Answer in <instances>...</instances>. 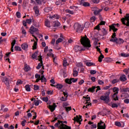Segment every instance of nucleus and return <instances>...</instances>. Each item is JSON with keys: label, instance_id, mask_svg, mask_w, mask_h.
<instances>
[{"label": "nucleus", "instance_id": "25", "mask_svg": "<svg viewBox=\"0 0 129 129\" xmlns=\"http://www.w3.org/2000/svg\"><path fill=\"white\" fill-rule=\"evenodd\" d=\"M38 58H36V60H38V61L40 62V63H41V65H43V58H42V56L39 55Z\"/></svg>", "mask_w": 129, "mask_h": 129}, {"label": "nucleus", "instance_id": "14", "mask_svg": "<svg viewBox=\"0 0 129 129\" xmlns=\"http://www.w3.org/2000/svg\"><path fill=\"white\" fill-rule=\"evenodd\" d=\"M24 70L25 72H29L31 70V67L28 64L26 63L24 66Z\"/></svg>", "mask_w": 129, "mask_h": 129}, {"label": "nucleus", "instance_id": "50", "mask_svg": "<svg viewBox=\"0 0 129 129\" xmlns=\"http://www.w3.org/2000/svg\"><path fill=\"white\" fill-rule=\"evenodd\" d=\"M11 53H12L11 52H9L6 53V56H4V59H6V58L10 57V55H11Z\"/></svg>", "mask_w": 129, "mask_h": 129}, {"label": "nucleus", "instance_id": "64", "mask_svg": "<svg viewBox=\"0 0 129 129\" xmlns=\"http://www.w3.org/2000/svg\"><path fill=\"white\" fill-rule=\"evenodd\" d=\"M103 36H105L107 34V31H106V29L105 28H103Z\"/></svg>", "mask_w": 129, "mask_h": 129}, {"label": "nucleus", "instance_id": "13", "mask_svg": "<svg viewBox=\"0 0 129 129\" xmlns=\"http://www.w3.org/2000/svg\"><path fill=\"white\" fill-rule=\"evenodd\" d=\"M119 80H120V81H122V82H124V81H126L127 79L125 75H121Z\"/></svg>", "mask_w": 129, "mask_h": 129}, {"label": "nucleus", "instance_id": "5", "mask_svg": "<svg viewBox=\"0 0 129 129\" xmlns=\"http://www.w3.org/2000/svg\"><path fill=\"white\" fill-rule=\"evenodd\" d=\"M97 129H106V125L104 123V122L102 121V120H100L99 122H98L97 124Z\"/></svg>", "mask_w": 129, "mask_h": 129}, {"label": "nucleus", "instance_id": "35", "mask_svg": "<svg viewBox=\"0 0 129 129\" xmlns=\"http://www.w3.org/2000/svg\"><path fill=\"white\" fill-rule=\"evenodd\" d=\"M48 57H52L53 58V62H55V57H54V54L52 53H47Z\"/></svg>", "mask_w": 129, "mask_h": 129}, {"label": "nucleus", "instance_id": "39", "mask_svg": "<svg viewBox=\"0 0 129 129\" xmlns=\"http://www.w3.org/2000/svg\"><path fill=\"white\" fill-rule=\"evenodd\" d=\"M61 92H62V94H63L64 96H65V97L68 95V92L67 90H65V91H64V90H61Z\"/></svg>", "mask_w": 129, "mask_h": 129}, {"label": "nucleus", "instance_id": "55", "mask_svg": "<svg viewBox=\"0 0 129 129\" xmlns=\"http://www.w3.org/2000/svg\"><path fill=\"white\" fill-rule=\"evenodd\" d=\"M44 11L45 13H49L50 12V8L46 7L44 8Z\"/></svg>", "mask_w": 129, "mask_h": 129}, {"label": "nucleus", "instance_id": "27", "mask_svg": "<svg viewBox=\"0 0 129 129\" xmlns=\"http://www.w3.org/2000/svg\"><path fill=\"white\" fill-rule=\"evenodd\" d=\"M103 58H104V55H103L102 53H101L100 55L98 57L99 62H102V59H103Z\"/></svg>", "mask_w": 129, "mask_h": 129}, {"label": "nucleus", "instance_id": "61", "mask_svg": "<svg viewBox=\"0 0 129 129\" xmlns=\"http://www.w3.org/2000/svg\"><path fill=\"white\" fill-rule=\"evenodd\" d=\"M90 73L92 75H94V74H96V71H95V70H91L90 71Z\"/></svg>", "mask_w": 129, "mask_h": 129}, {"label": "nucleus", "instance_id": "7", "mask_svg": "<svg viewBox=\"0 0 129 129\" xmlns=\"http://www.w3.org/2000/svg\"><path fill=\"white\" fill-rule=\"evenodd\" d=\"M39 29L34 27L33 26H31L30 28L29 29V33L31 34V35H34L36 32H38Z\"/></svg>", "mask_w": 129, "mask_h": 129}, {"label": "nucleus", "instance_id": "47", "mask_svg": "<svg viewBox=\"0 0 129 129\" xmlns=\"http://www.w3.org/2000/svg\"><path fill=\"white\" fill-rule=\"evenodd\" d=\"M15 51H22V48L19 46H15Z\"/></svg>", "mask_w": 129, "mask_h": 129}, {"label": "nucleus", "instance_id": "33", "mask_svg": "<svg viewBox=\"0 0 129 129\" xmlns=\"http://www.w3.org/2000/svg\"><path fill=\"white\" fill-rule=\"evenodd\" d=\"M25 88L26 91H28V92L31 91V88L30 87V86L29 85H26L25 86Z\"/></svg>", "mask_w": 129, "mask_h": 129}, {"label": "nucleus", "instance_id": "20", "mask_svg": "<svg viewBox=\"0 0 129 129\" xmlns=\"http://www.w3.org/2000/svg\"><path fill=\"white\" fill-rule=\"evenodd\" d=\"M121 21L123 25L126 26V27H129V20H127L126 23H125V22H124V18H123L121 19Z\"/></svg>", "mask_w": 129, "mask_h": 129}, {"label": "nucleus", "instance_id": "38", "mask_svg": "<svg viewBox=\"0 0 129 129\" xmlns=\"http://www.w3.org/2000/svg\"><path fill=\"white\" fill-rule=\"evenodd\" d=\"M77 67L80 68H83V64L82 62H78L76 64Z\"/></svg>", "mask_w": 129, "mask_h": 129}, {"label": "nucleus", "instance_id": "48", "mask_svg": "<svg viewBox=\"0 0 129 129\" xmlns=\"http://www.w3.org/2000/svg\"><path fill=\"white\" fill-rule=\"evenodd\" d=\"M68 97V95H67L66 98L64 97H62L60 98L61 101H66L67 100V98Z\"/></svg>", "mask_w": 129, "mask_h": 129}, {"label": "nucleus", "instance_id": "52", "mask_svg": "<svg viewBox=\"0 0 129 129\" xmlns=\"http://www.w3.org/2000/svg\"><path fill=\"white\" fill-rule=\"evenodd\" d=\"M72 80V83L73 82V83H75V82H77L78 79H75L74 78H71Z\"/></svg>", "mask_w": 129, "mask_h": 129}, {"label": "nucleus", "instance_id": "36", "mask_svg": "<svg viewBox=\"0 0 129 129\" xmlns=\"http://www.w3.org/2000/svg\"><path fill=\"white\" fill-rule=\"evenodd\" d=\"M128 91V88H123V89H120V93L122 92H127Z\"/></svg>", "mask_w": 129, "mask_h": 129}, {"label": "nucleus", "instance_id": "51", "mask_svg": "<svg viewBox=\"0 0 129 129\" xmlns=\"http://www.w3.org/2000/svg\"><path fill=\"white\" fill-rule=\"evenodd\" d=\"M120 56L121 57H129V54H126L125 53H121Z\"/></svg>", "mask_w": 129, "mask_h": 129}, {"label": "nucleus", "instance_id": "28", "mask_svg": "<svg viewBox=\"0 0 129 129\" xmlns=\"http://www.w3.org/2000/svg\"><path fill=\"white\" fill-rule=\"evenodd\" d=\"M86 65L88 67H90V66H95V63L93 62H87L86 63Z\"/></svg>", "mask_w": 129, "mask_h": 129}, {"label": "nucleus", "instance_id": "10", "mask_svg": "<svg viewBox=\"0 0 129 129\" xmlns=\"http://www.w3.org/2000/svg\"><path fill=\"white\" fill-rule=\"evenodd\" d=\"M115 26H116V24H113L109 26V32L112 30V31L114 32V33H115V32H117V28H115Z\"/></svg>", "mask_w": 129, "mask_h": 129}, {"label": "nucleus", "instance_id": "18", "mask_svg": "<svg viewBox=\"0 0 129 129\" xmlns=\"http://www.w3.org/2000/svg\"><path fill=\"white\" fill-rule=\"evenodd\" d=\"M33 10L35 12V15H39V12H40V11L39 10V8L38 7V6H34L33 7Z\"/></svg>", "mask_w": 129, "mask_h": 129}, {"label": "nucleus", "instance_id": "19", "mask_svg": "<svg viewBox=\"0 0 129 129\" xmlns=\"http://www.w3.org/2000/svg\"><path fill=\"white\" fill-rule=\"evenodd\" d=\"M95 88H96L95 86H93L92 88H89L88 89V92H92V93L95 92Z\"/></svg>", "mask_w": 129, "mask_h": 129}, {"label": "nucleus", "instance_id": "22", "mask_svg": "<svg viewBox=\"0 0 129 129\" xmlns=\"http://www.w3.org/2000/svg\"><path fill=\"white\" fill-rule=\"evenodd\" d=\"M112 60H113L112 58L110 57H105L104 59V62H106V63H109L110 62H112Z\"/></svg>", "mask_w": 129, "mask_h": 129}, {"label": "nucleus", "instance_id": "54", "mask_svg": "<svg viewBox=\"0 0 129 129\" xmlns=\"http://www.w3.org/2000/svg\"><path fill=\"white\" fill-rule=\"evenodd\" d=\"M99 41V40H98L97 38H95V41H94V45H95L96 46H97V45H98Z\"/></svg>", "mask_w": 129, "mask_h": 129}, {"label": "nucleus", "instance_id": "30", "mask_svg": "<svg viewBox=\"0 0 129 129\" xmlns=\"http://www.w3.org/2000/svg\"><path fill=\"white\" fill-rule=\"evenodd\" d=\"M65 82L67 84H70V85L72 84V80H71V78L70 79H66L65 80Z\"/></svg>", "mask_w": 129, "mask_h": 129}, {"label": "nucleus", "instance_id": "58", "mask_svg": "<svg viewBox=\"0 0 129 129\" xmlns=\"http://www.w3.org/2000/svg\"><path fill=\"white\" fill-rule=\"evenodd\" d=\"M19 84H23V81H22L21 80H18L17 81L16 85H19Z\"/></svg>", "mask_w": 129, "mask_h": 129}, {"label": "nucleus", "instance_id": "40", "mask_svg": "<svg viewBox=\"0 0 129 129\" xmlns=\"http://www.w3.org/2000/svg\"><path fill=\"white\" fill-rule=\"evenodd\" d=\"M70 9H71L72 10H75L76 11H78V7L77 6H71Z\"/></svg>", "mask_w": 129, "mask_h": 129}, {"label": "nucleus", "instance_id": "24", "mask_svg": "<svg viewBox=\"0 0 129 129\" xmlns=\"http://www.w3.org/2000/svg\"><path fill=\"white\" fill-rule=\"evenodd\" d=\"M32 23L33 26H34V27H36V28H39V27H40L39 23L37 22V21H36L35 20H33Z\"/></svg>", "mask_w": 129, "mask_h": 129}, {"label": "nucleus", "instance_id": "23", "mask_svg": "<svg viewBox=\"0 0 129 129\" xmlns=\"http://www.w3.org/2000/svg\"><path fill=\"white\" fill-rule=\"evenodd\" d=\"M11 45V52H14V47H15V45H16V39H14L12 41Z\"/></svg>", "mask_w": 129, "mask_h": 129}, {"label": "nucleus", "instance_id": "43", "mask_svg": "<svg viewBox=\"0 0 129 129\" xmlns=\"http://www.w3.org/2000/svg\"><path fill=\"white\" fill-rule=\"evenodd\" d=\"M65 12H66V13H69V14H70L71 15L74 14V12H73V11L70 10L69 9L66 10Z\"/></svg>", "mask_w": 129, "mask_h": 129}, {"label": "nucleus", "instance_id": "53", "mask_svg": "<svg viewBox=\"0 0 129 129\" xmlns=\"http://www.w3.org/2000/svg\"><path fill=\"white\" fill-rule=\"evenodd\" d=\"M115 125H116V126H121V123H120V122L115 121Z\"/></svg>", "mask_w": 129, "mask_h": 129}, {"label": "nucleus", "instance_id": "8", "mask_svg": "<svg viewBox=\"0 0 129 129\" xmlns=\"http://www.w3.org/2000/svg\"><path fill=\"white\" fill-rule=\"evenodd\" d=\"M2 82H4L5 84H6L7 89H10V81L9 80V78L5 77L4 80H3Z\"/></svg>", "mask_w": 129, "mask_h": 129}, {"label": "nucleus", "instance_id": "6", "mask_svg": "<svg viewBox=\"0 0 129 129\" xmlns=\"http://www.w3.org/2000/svg\"><path fill=\"white\" fill-rule=\"evenodd\" d=\"M79 117H78V115H77L76 117H74L73 120H74V123H75V122L77 121L79 123V124H81V121L83 120L82 119V116L79 115Z\"/></svg>", "mask_w": 129, "mask_h": 129}, {"label": "nucleus", "instance_id": "56", "mask_svg": "<svg viewBox=\"0 0 129 129\" xmlns=\"http://www.w3.org/2000/svg\"><path fill=\"white\" fill-rule=\"evenodd\" d=\"M16 17L18 18V19H21V13H20V12H17L16 13Z\"/></svg>", "mask_w": 129, "mask_h": 129}, {"label": "nucleus", "instance_id": "2", "mask_svg": "<svg viewBox=\"0 0 129 129\" xmlns=\"http://www.w3.org/2000/svg\"><path fill=\"white\" fill-rule=\"evenodd\" d=\"M110 95V91L104 93V96L102 95L100 97V99L105 102V103L108 104V102L110 101L109 95Z\"/></svg>", "mask_w": 129, "mask_h": 129}, {"label": "nucleus", "instance_id": "4", "mask_svg": "<svg viewBox=\"0 0 129 129\" xmlns=\"http://www.w3.org/2000/svg\"><path fill=\"white\" fill-rule=\"evenodd\" d=\"M110 42H113V43H115L116 45H121L124 43V40L122 38H115L114 39H110Z\"/></svg>", "mask_w": 129, "mask_h": 129}, {"label": "nucleus", "instance_id": "42", "mask_svg": "<svg viewBox=\"0 0 129 129\" xmlns=\"http://www.w3.org/2000/svg\"><path fill=\"white\" fill-rule=\"evenodd\" d=\"M83 6L85 7H90V4L88 2H84V3L83 4Z\"/></svg>", "mask_w": 129, "mask_h": 129}, {"label": "nucleus", "instance_id": "44", "mask_svg": "<svg viewBox=\"0 0 129 129\" xmlns=\"http://www.w3.org/2000/svg\"><path fill=\"white\" fill-rule=\"evenodd\" d=\"M115 38L116 37V33L115 32H114L112 34V35L111 36V39H110V40H114V39H115Z\"/></svg>", "mask_w": 129, "mask_h": 129}, {"label": "nucleus", "instance_id": "45", "mask_svg": "<svg viewBox=\"0 0 129 129\" xmlns=\"http://www.w3.org/2000/svg\"><path fill=\"white\" fill-rule=\"evenodd\" d=\"M113 92H118L119 91V89L117 87H113Z\"/></svg>", "mask_w": 129, "mask_h": 129}, {"label": "nucleus", "instance_id": "49", "mask_svg": "<svg viewBox=\"0 0 129 129\" xmlns=\"http://www.w3.org/2000/svg\"><path fill=\"white\" fill-rule=\"evenodd\" d=\"M94 16H98V15L99 16V15H100V13H99L98 10H95L94 11Z\"/></svg>", "mask_w": 129, "mask_h": 129}, {"label": "nucleus", "instance_id": "62", "mask_svg": "<svg viewBox=\"0 0 129 129\" xmlns=\"http://www.w3.org/2000/svg\"><path fill=\"white\" fill-rule=\"evenodd\" d=\"M90 25V24L89 23V22H86L85 23V27L87 29L88 28H89Z\"/></svg>", "mask_w": 129, "mask_h": 129}, {"label": "nucleus", "instance_id": "1", "mask_svg": "<svg viewBox=\"0 0 129 129\" xmlns=\"http://www.w3.org/2000/svg\"><path fill=\"white\" fill-rule=\"evenodd\" d=\"M81 43L83 45V47L79 45H76L74 47V50L75 52H82L85 51V50H89V48L91 47V44H90V40L87 36L85 35V37H83L81 39Z\"/></svg>", "mask_w": 129, "mask_h": 129}, {"label": "nucleus", "instance_id": "16", "mask_svg": "<svg viewBox=\"0 0 129 129\" xmlns=\"http://www.w3.org/2000/svg\"><path fill=\"white\" fill-rule=\"evenodd\" d=\"M28 47L29 45H28V43H25L21 45V48L23 49V50H27Z\"/></svg>", "mask_w": 129, "mask_h": 129}, {"label": "nucleus", "instance_id": "15", "mask_svg": "<svg viewBox=\"0 0 129 129\" xmlns=\"http://www.w3.org/2000/svg\"><path fill=\"white\" fill-rule=\"evenodd\" d=\"M38 53H39V51L38 50L34 52L31 56V58L33 59H37V57H38Z\"/></svg>", "mask_w": 129, "mask_h": 129}, {"label": "nucleus", "instance_id": "46", "mask_svg": "<svg viewBox=\"0 0 129 129\" xmlns=\"http://www.w3.org/2000/svg\"><path fill=\"white\" fill-rule=\"evenodd\" d=\"M64 109H66V111H67V112H69V111L71 110L72 109V108L71 107V106H70V107H66L64 108Z\"/></svg>", "mask_w": 129, "mask_h": 129}, {"label": "nucleus", "instance_id": "41", "mask_svg": "<svg viewBox=\"0 0 129 129\" xmlns=\"http://www.w3.org/2000/svg\"><path fill=\"white\" fill-rule=\"evenodd\" d=\"M111 107L112 108H117V107H118V105H117V103H112V105H111Z\"/></svg>", "mask_w": 129, "mask_h": 129}, {"label": "nucleus", "instance_id": "37", "mask_svg": "<svg viewBox=\"0 0 129 129\" xmlns=\"http://www.w3.org/2000/svg\"><path fill=\"white\" fill-rule=\"evenodd\" d=\"M63 41V39L59 38L56 41L55 43H56V45H58V44H59V43H61V42H62Z\"/></svg>", "mask_w": 129, "mask_h": 129}, {"label": "nucleus", "instance_id": "63", "mask_svg": "<svg viewBox=\"0 0 129 129\" xmlns=\"http://www.w3.org/2000/svg\"><path fill=\"white\" fill-rule=\"evenodd\" d=\"M32 19H26V22L27 23V24H31L32 23Z\"/></svg>", "mask_w": 129, "mask_h": 129}, {"label": "nucleus", "instance_id": "29", "mask_svg": "<svg viewBox=\"0 0 129 129\" xmlns=\"http://www.w3.org/2000/svg\"><path fill=\"white\" fill-rule=\"evenodd\" d=\"M45 26L47 27V28H51V26H50V21L48 20H46V21H45Z\"/></svg>", "mask_w": 129, "mask_h": 129}, {"label": "nucleus", "instance_id": "3", "mask_svg": "<svg viewBox=\"0 0 129 129\" xmlns=\"http://www.w3.org/2000/svg\"><path fill=\"white\" fill-rule=\"evenodd\" d=\"M74 28L77 33H82V31L84 30V27H81V25L78 23H75Z\"/></svg>", "mask_w": 129, "mask_h": 129}, {"label": "nucleus", "instance_id": "32", "mask_svg": "<svg viewBox=\"0 0 129 129\" xmlns=\"http://www.w3.org/2000/svg\"><path fill=\"white\" fill-rule=\"evenodd\" d=\"M83 99H86V104L88 103L89 101H90V97H85V96H83Z\"/></svg>", "mask_w": 129, "mask_h": 129}, {"label": "nucleus", "instance_id": "12", "mask_svg": "<svg viewBox=\"0 0 129 129\" xmlns=\"http://www.w3.org/2000/svg\"><path fill=\"white\" fill-rule=\"evenodd\" d=\"M51 86L56 87V88L58 89V90H60V89H62V88H63V85L61 84H56V85L55 86L54 85L51 84Z\"/></svg>", "mask_w": 129, "mask_h": 129}, {"label": "nucleus", "instance_id": "26", "mask_svg": "<svg viewBox=\"0 0 129 129\" xmlns=\"http://www.w3.org/2000/svg\"><path fill=\"white\" fill-rule=\"evenodd\" d=\"M40 79H41V82H42V83L43 82H47V79H46L45 78V76H44V75H41Z\"/></svg>", "mask_w": 129, "mask_h": 129}, {"label": "nucleus", "instance_id": "11", "mask_svg": "<svg viewBox=\"0 0 129 129\" xmlns=\"http://www.w3.org/2000/svg\"><path fill=\"white\" fill-rule=\"evenodd\" d=\"M49 19H51V20H53V19H55L56 20H59L60 18V16L58 14H54L53 16H49Z\"/></svg>", "mask_w": 129, "mask_h": 129}, {"label": "nucleus", "instance_id": "34", "mask_svg": "<svg viewBox=\"0 0 129 129\" xmlns=\"http://www.w3.org/2000/svg\"><path fill=\"white\" fill-rule=\"evenodd\" d=\"M118 82H119V80L117 79H115L111 81L112 84H115V83H117Z\"/></svg>", "mask_w": 129, "mask_h": 129}, {"label": "nucleus", "instance_id": "21", "mask_svg": "<svg viewBox=\"0 0 129 129\" xmlns=\"http://www.w3.org/2000/svg\"><path fill=\"white\" fill-rule=\"evenodd\" d=\"M76 68H75L73 69V76L74 77H77L78 76V71H76Z\"/></svg>", "mask_w": 129, "mask_h": 129}, {"label": "nucleus", "instance_id": "31", "mask_svg": "<svg viewBox=\"0 0 129 129\" xmlns=\"http://www.w3.org/2000/svg\"><path fill=\"white\" fill-rule=\"evenodd\" d=\"M37 41H34V43L33 44V45L32 46V50H36L37 49Z\"/></svg>", "mask_w": 129, "mask_h": 129}, {"label": "nucleus", "instance_id": "57", "mask_svg": "<svg viewBox=\"0 0 129 129\" xmlns=\"http://www.w3.org/2000/svg\"><path fill=\"white\" fill-rule=\"evenodd\" d=\"M42 100H43V101H44L45 102H48V101L49 100V98H48L47 97H43V98H42Z\"/></svg>", "mask_w": 129, "mask_h": 129}, {"label": "nucleus", "instance_id": "17", "mask_svg": "<svg viewBox=\"0 0 129 129\" xmlns=\"http://www.w3.org/2000/svg\"><path fill=\"white\" fill-rule=\"evenodd\" d=\"M53 23L54 24L53 25L54 27L59 28L60 26H61V24L58 21H54Z\"/></svg>", "mask_w": 129, "mask_h": 129}, {"label": "nucleus", "instance_id": "59", "mask_svg": "<svg viewBox=\"0 0 129 129\" xmlns=\"http://www.w3.org/2000/svg\"><path fill=\"white\" fill-rule=\"evenodd\" d=\"M39 89H40V87H39V86H38L37 85H34V90H39Z\"/></svg>", "mask_w": 129, "mask_h": 129}, {"label": "nucleus", "instance_id": "9", "mask_svg": "<svg viewBox=\"0 0 129 129\" xmlns=\"http://www.w3.org/2000/svg\"><path fill=\"white\" fill-rule=\"evenodd\" d=\"M48 108L50 109V111L51 112H53L55 109H56V107H57V105H56V103H53V105H49L47 106Z\"/></svg>", "mask_w": 129, "mask_h": 129}, {"label": "nucleus", "instance_id": "60", "mask_svg": "<svg viewBox=\"0 0 129 129\" xmlns=\"http://www.w3.org/2000/svg\"><path fill=\"white\" fill-rule=\"evenodd\" d=\"M122 94L123 95H124V98H128L129 97V95L128 94L126 93H122Z\"/></svg>", "mask_w": 129, "mask_h": 129}]
</instances>
